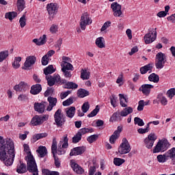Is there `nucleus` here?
Returning <instances> with one entry per match:
<instances>
[{
    "instance_id": "31",
    "label": "nucleus",
    "mask_w": 175,
    "mask_h": 175,
    "mask_svg": "<svg viewBox=\"0 0 175 175\" xmlns=\"http://www.w3.org/2000/svg\"><path fill=\"white\" fill-rule=\"evenodd\" d=\"M148 70H150V73H151L152 70V66L151 64H148L143 67H141L139 69L141 75H146Z\"/></svg>"
},
{
    "instance_id": "9",
    "label": "nucleus",
    "mask_w": 175,
    "mask_h": 175,
    "mask_svg": "<svg viewBox=\"0 0 175 175\" xmlns=\"http://www.w3.org/2000/svg\"><path fill=\"white\" fill-rule=\"evenodd\" d=\"M158 139V137L154 133H151L148 135V137H146L144 140V146L148 150H151L152 148V146H154V143H155V140Z\"/></svg>"
},
{
    "instance_id": "46",
    "label": "nucleus",
    "mask_w": 175,
    "mask_h": 175,
    "mask_svg": "<svg viewBox=\"0 0 175 175\" xmlns=\"http://www.w3.org/2000/svg\"><path fill=\"white\" fill-rule=\"evenodd\" d=\"M20 62H21V57H16L14 58V61L12 63V66L14 69H18L20 66Z\"/></svg>"
},
{
    "instance_id": "43",
    "label": "nucleus",
    "mask_w": 175,
    "mask_h": 175,
    "mask_svg": "<svg viewBox=\"0 0 175 175\" xmlns=\"http://www.w3.org/2000/svg\"><path fill=\"white\" fill-rule=\"evenodd\" d=\"M92 132H94V129L82 128L79 129L77 133H79V135H81V136L82 137L83 135H85V133H92Z\"/></svg>"
},
{
    "instance_id": "6",
    "label": "nucleus",
    "mask_w": 175,
    "mask_h": 175,
    "mask_svg": "<svg viewBox=\"0 0 175 175\" xmlns=\"http://www.w3.org/2000/svg\"><path fill=\"white\" fill-rule=\"evenodd\" d=\"M92 24V19L90 17V14L88 12H84L81 16V20L79 22V26L82 31H85L87 25Z\"/></svg>"
},
{
    "instance_id": "1",
    "label": "nucleus",
    "mask_w": 175,
    "mask_h": 175,
    "mask_svg": "<svg viewBox=\"0 0 175 175\" xmlns=\"http://www.w3.org/2000/svg\"><path fill=\"white\" fill-rule=\"evenodd\" d=\"M14 143L10 139H3L0 136V161L4 162L5 166H12L14 162Z\"/></svg>"
},
{
    "instance_id": "64",
    "label": "nucleus",
    "mask_w": 175,
    "mask_h": 175,
    "mask_svg": "<svg viewBox=\"0 0 175 175\" xmlns=\"http://www.w3.org/2000/svg\"><path fill=\"white\" fill-rule=\"evenodd\" d=\"M47 136H48L47 133H42L36 134L35 135V137L36 140H39L40 139H43V137H47Z\"/></svg>"
},
{
    "instance_id": "59",
    "label": "nucleus",
    "mask_w": 175,
    "mask_h": 175,
    "mask_svg": "<svg viewBox=\"0 0 175 175\" xmlns=\"http://www.w3.org/2000/svg\"><path fill=\"white\" fill-rule=\"evenodd\" d=\"M167 95L170 99H173V96H175V88H171L167 91Z\"/></svg>"
},
{
    "instance_id": "60",
    "label": "nucleus",
    "mask_w": 175,
    "mask_h": 175,
    "mask_svg": "<svg viewBox=\"0 0 175 175\" xmlns=\"http://www.w3.org/2000/svg\"><path fill=\"white\" fill-rule=\"evenodd\" d=\"M73 103V97H70L62 103L63 106H70Z\"/></svg>"
},
{
    "instance_id": "2",
    "label": "nucleus",
    "mask_w": 175,
    "mask_h": 175,
    "mask_svg": "<svg viewBox=\"0 0 175 175\" xmlns=\"http://www.w3.org/2000/svg\"><path fill=\"white\" fill-rule=\"evenodd\" d=\"M25 159L27 161V170H28L29 173H32V175H39L38 165H36L33 155L29 154L27 157H25Z\"/></svg>"
},
{
    "instance_id": "22",
    "label": "nucleus",
    "mask_w": 175,
    "mask_h": 175,
    "mask_svg": "<svg viewBox=\"0 0 175 175\" xmlns=\"http://www.w3.org/2000/svg\"><path fill=\"white\" fill-rule=\"evenodd\" d=\"M27 165L24 163L21 160L19 161V163L17 165L16 172L19 174H23L27 173Z\"/></svg>"
},
{
    "instance_id": "36",
    "label": "nucleus",
    "mask_w": 175,
    "mask_h": 175,
    "mask_svg": "<svg viewBox=\"0 0 175 175\" xmlns=\"http://www.w3.org/2000/svg\"><path fill=\"white\" fill-rule=\"evenodd\" d=\"M54 72H55V69H54V66H53V65H49L44 69V74L45 76L51 75L54 73Z\"/></svg>"
},
{
    "instance_id": "37",
    "label": "nucleus",
    "mask_w": 175,
    "mask_h": 175,
    "mask_svg": "<svg viewBox=\"0 0 175 175\" xmlns=\"http://www.w3.org/2000/svg\"><path fill=\"white\" fill-rule=\"evenodd\" d=\"M110 120H112V121H121L122 120V116H121L120 111L115 112Z\"/></svg>"
},
{
    "instance_id": "39",
    "label": "nucleus",
    "mask_w": 175,
    "mask_h": 175,
    "mask_svg": "<svg viewBox=\"0 0 175 175\" xmlns=\"http://www.w3.org/2000/svg\"><path fill=\"white\" fill-rule=\"evenodd\" d=\"M16 5L18 12H23V9H25V1L24 0H18Z\"/></svg>"
},
{
    "instance_id": "17",
    "label": "nucleus",
    "mask_w": 175,
    "mask_h": 175,
    "mask_svg": "<svg viewBox=\"0 0 175 175\" xmlns=\"http://www.w3.org/2000/svg\"><path fill=\"white\" fill-rule=\"evenodd\" d=\"M122 132V126H118V129L115 131L113 135L109 137V143L111 144H114L117 139L120 137V135Z\"/></svg>"
},
{
    "instance_id": "34",
    "label": "nucleus",
    "mask_w": 175,
    "mask_h": 175,
    "mask_svg": "<svg viewBox=\"0 0 175 175\" xmlns=\"http://www.w3.org/2000/svg\"><path fill=\"white\" fill-rule=\"evenodd\" d=\"M169 10H170V5H166L165 7V11H160L157 14V16L162 18V17H166L167 16V13H169Z\"/></svg>"
},
{
    "instance_id": "5",
    "label": "nucleus",
    "mask_w": 175,
    "mask_h": 175,
    "mask_svg": "<svg viewBox=\"0 0 175 175\" xmlns=\"http://www.w3.org/2000/svg\"><path fill=\"white\" fill-rule=\"evenodd\" d=\"M59 6L57 3H51L46 5V10L49 14L50 21H53L54 16L58 13Z\"/></svg>"
},
{
    "instance_id": "11",
    "label": "nucleus",
    "mask_w": 175,
    "mask_h": 175,
    "mask_svg": "<svg viewBox=\"0 0 175 175\" xmlns=\"http://www.w3.org/2000/svg\"><path fill=\"white\" fill-rule=\"evenodd\" d=\"M173 151H174V149H170L164 154H159L157 157L158 162H159V163H165V162H166L169 158H173L175 155V154H173Z\"/></svg>"
},
{
    "instance_id": "63",
    "label": "nucleus",
    "mask_w": 175,
    "mask_h": 175,
    "mask_svg": "<svg viewBox=\"0 0 175 175\" xmlns=\"http://www.w3.org/2000/svg\"><path fill=\"white\" fill-rule=\"evenodd\" d=\"M110 25H111V22L110 21L105 22L101 27V29H100L101 32H103V31H106V29H107V28H109Z\"/></svg>"
},
{
    "instance_id": "45",
    "label": "nucleus",
    "mask_w": 175,
    "mask_h": 175,
    "mask_svg": "<svg viewBox=\"0 0 175 175\" xmlns=\"http://www.w3.org/2000/svg\"><path fill=\"white\" fill-rule=\"evenodd\" d=\"M9 57V51L0 52V62H3Z\"/></svg>"
},
{
    "instance_id": "51",
    "label": "nucleus",
    "mask_w": 175,
    "mask_h": 175,
    "mask_svg": "<svg viewBox=\"0 0 175 175\" xmlns=\"http://www.w3.org/2000/svg\"><path fill=\"white\" fill-rule=\"evenodd\" d=\"M19 24L21 28H24L27 25V18H25V14H23L19 19Z\"/></svg>"
},
{
    "instance_id": "23",
    "label": "nucleus",
    "mask_w": 175,
    "mask_h": 175,
    "mask_svg": "<svg viewBox=\"0 0 175 175\" xmlns=\"http://www.w3.org/2000/svg\"><path fill=\"white\" fill-rule=\"evenodd\" d=\"M28 88H29L28 84L24 81H21L19 84L16 85L14 87L15 91H25L26 90H28Z\"/></svg>"
},
{
    "instance_id": "4",
    "label": "nucleus",
    "mask_w": 175,
    "mask_h": 175,
    "mask_svg": "<svg viewBox=\"0 0 175 175\" xmlns=\"http://www.w3.org/2000/svg\"><path fill=\"white\" fill-rule=\"evenodd\" d=\"M55 124L58 127L63 126L66 122V117L62 113V109H58L53 115Z\"/></svg>"
},
{
    "instance_id": "16",
    "label": "nucleus",
    "mask_w": 175,
    "mask_h": 175,
    "mask_svg": "<svg viewBox=\"0 0 175 175\" xmlns=\"http://www.w3.org/2000/svg\"><path fill=\"white\" fill-rule=\"evenodd\" d=\"M36 62V57L33 55L29 56L26 58V60L24 63V66L22 67V69L27 70V69H29V68H31L32 65H34Z\"/></svg>"
},
{
    "instance_id": "40",
    "label": "nucleus",
    "mask_w": 175,
    "mask_h": 175,
    "mask_svg": "<svg viewBox=\"0 0 175 175\" xmlns=\"http://www.w3.org/2000/svg\"><path fill=\"white\" fill-rule=\"evenodd\" d=\"M148 80L149 81H152L153 83H159V75L155 73H152L151 75H149Z\"/></svg>"
},
{
    "instance_id": "48",
    "label": "nucleus",
    "mask_w": 175,
    "mask_h": 175,
    "mask_svg": "<svg viewBox=\"0 0 175 175\" xmlns=\"http://www.w3.org/2000/svg\"><path fill=\"white\" fill-rule=\"evenodd\" d=\"M99 137V135L98 134H94L92 135L89 136L87 138V141L90 143V144L94 143V142H96L98 140V138Z\"/></svg>"
},
{
    "instance_id": "32",
    "label": "nucleus",
    "mask_w": 175,
    "mask_h": 175,
    "mask_svg": "<svg viewBox=\"0 0 175 175\" xmlns=\"http://www.w3.org/2000/svg\"><path fill=\"white\" fill-rule=\"evenodd\" d=\"M96 45L99 49H105L106 44H105V38L103 37H98L96 40Z\"/></svg>"
},
{
    "instance_id": "52",
    "label": "nucleus",
    "mask_w": 175,
    "mask_h": 175,
    "mask_svg": "<svg viewBox=\"0 0 175 175\" xmlns=\"http://www.w3.org/2000/svg\"><path fill=\"white\" fill-rule=\"evenodd\" d=\"M62 69H64V70H73V65L70 63H67L65 64H61Z\"/></svg>"
},
{
    "instance_id": "53",
    "label": "nucleus",
    "mask_w": 175,
    "mask_h": 175,
    "mask_svg": "<svg viewBox=\"0 0 175 175\" xmlns=\"http://www.w3.org/2000/svg\"><path fill=\"white\" fill-rule=\"evenodd\" d=\"M125 162V160L123 159H120V158H114L113 159V163L114 165H116V166H121V165H122V163H124Z\"/></svg>"
},
{
    "instance_id": "12",
    "label": "nucleus",
    "mask_w": 175,
    "mask_h": 175,
    "mask_svg": "<svg viewBox=\"0 0 175 175\" xmlns=\"http://www.w3.org/2000/svg\"><path fill=\"white\" fill-rule=\"evenodd\" d=\"M118 152L122 154L131 152V145L129 144V142L126 138H123L122 143L120 144L118 148Z\"/></svg>"
},
{
    "instance_id": "30",
    "label": "nucleus",
    "mask_w": 175,
    "mask_h": 175,
    "mask_svg": "<svg viewBox=\"0 0 175 175\" xmlns=\"http://www.w3.org/2000/svg\"><path fill=\"white\" fill-rule=\"evenodd\" d=\"M30 124L33 126H38V125H42V120H40V116H38L36 115L34 116Z\"/></svg>"
},
{
    "instance_id": "44",
    "label": "nucleus",
    "mask_w": 175,
    "mask_h": 175,
    "mask_svg": "<svg viewBox=\"0 0 175 175\" xmlns=\"http://www.w3.org/2000/svg\"><path fill=\"white\" fill-rule=\"evenodd\" d=\"M16 16H17V12H10L5 13V17L6 18H8L10 21H12V20L16 18Z\"/></svg>"
},
{
    "instance_id": "42",
    "label": "nucleus",
    "mask_w": 175,
    "mask_h": 175,
    "mask_svg": "<svg viewBox=\"0 0 175 175\" xmlns=\"http://www.w3.org/2000/svg\"><path fill=\"white\" fill-rule=\"evenodd\" d=\"M75 111H76V107H70L66 111V116H67V117H69V118H73V117L75 116Z\"/></svg>"
},
{
    "instance_id": "50",
    "label": "nucleus",
    "mask_w": 175,
    "mask_h": 175,
    "mask_svg": "<svg viewBox=\"0 0 175 175\" xmlns=\"http://www.w3.org/2000/svg\"><path fill=\"white\" fill-rule=\"evenodd\" d=\"M134 124L135 125H138V126H144V122L139 117L134 118Z\"/></svg>"
},
{
    "instance_id": "28",
    "label": "nucleus",
    "mask_w": 175,
    "mask_h": 175,
    "mask_svg": "<svg viewBox=\"0 0 175 175\" xmlns=\"http://www.w3.org/2000/svg\"><path fill=\"white\" fill-rule=\"evenodd\" d=\"M40 158H44L47 154V148L46 146H40L36 150Z\"/></svg>"
},
{
    "instance_id": "20",
    "label": "nucleus",
    "mask_w": 175,
    "mask_h": 175,
    "mask_svg": "<svg viewBox=\"0 0 175 175\" xmlns=\"http://www.w3.org/2000/svg\"><path fill=\"white\" fill-rule=\"evenodd\" d=\"M70 166L77 174H83L84 173V169L72 160L70 161Z\"/></svg>"
},
{
    "instance_id": "49",
    "label": "nucleus",
    "mask_w": 175,
    "mask_h": 175,
    "mask_svg": "<svg viewBox=\"0 0 175 175\" xmlns=\"http://www.w3.org/2000/svg\"><path fill=\"white\" fill-rule=\"evenodd\" d=\"M150 131V123H148L145 129H138L137 132L140 135H143L144 133H147Z\"/></svg>"
},
{
    "instance_id": "55",
    "label": "nucleus",
    "mask_w": 175,
    "mask_h": 175,
    "mask_svg": "<svg viewBox=\"0 0 175 175\" xmlns=\"http://www.w3.org/2000/svg\"><path fill=\"white\" fill-rule=\"evenodd\" d=\"M81 134L80 133H77L76 135L72 137V143H79L81 140Z\"/></svg>"
},
{
    "instance_id": "10",
    "label": "nucleus",
    "mask_w": 175,
    "mask_h": 175,
    "mask_svg": "<svg viewBox=\"0 0 175 175\" xmlns=\"http://www.w3.org/2000/svg\"><path fill=\"white\" fill-rule=\"evenodd\" d=\"M57 139L53 138L52 146H51V152L53 155L54 161H55V166L56 167H60L61 166V161H59V159L58 157H57Z\"/></svg>"
},
{
    "instance_id": "21",
    "label": "nucleus",
    "mask_w": 175,
    "mask_h": 175,
    "mask_svg": "<svg viewBox=\"0 0 175 175\" xmlns=\"http://www.w3.org/2000/svg\"><path fill=\"white\" fill-rule=\"evenodd\" d=\"M151 88H154V85L151 84H144L139 89V91H142V94L144 95H150V92H151Z\"/></svg>"
},
{
    "instance_id": "29",
    "label": "nucleus",
    "mask_w": 175,
    "mask_h": 175,
    "mask_svg": "<svg viewBox=\"0 0 175 175\" xmlns=\"http://www.w3.org/2000/svg\"><path fill=\"white\" fill-rule=\"evenodd\" d=\"M63 84H65L64 88H66V90H76L79 87V85H77L76 83L72 81L68 82L66 80V83Z\"/></svg>"
},
{
    "instance_id": "56",
    "label": "nucleus",
    "mask_w": 175,
    "mask_h": 175,
    "mask_svg": "<svg viewBox=\"0 0 175 175\" xmlns=\"http://www.w3.org/2000/svg\"><path fill=\"white\" fill-rule=\"evenodd\" d=\"M110 102L111 105L113 106V107H117V97H116V95L112 94L110 97Z\"/></svg>"
},
{
    "instance_id": "57",
    "label": "nucleus",
    "mask_w": 175,
    "mask_h": 175,
    "mask_svg": "<svg viewBox=\"0 0 175 175\" xmlns=\"http://www.w3.org/2000/svg\"><path fill=\"white\" fill-rule=\"evenodd\" d=\"M81 109L83 113H87V111L90 110V103L88 102L84 103L81 107Z\"/></svg>"
},
{
    "instance_id": "14",
    "label": "nucleus",
    "mask_w": 175,
    "mask_h": 175,
    "mask_svg": "<svg viewBox=\"0 0 175 175\" xmlns=\"http://www.w3.org/2000/svg\"><path fill=\"white\" fill-rule=\"evenodd\" d=\"M153 32L151 31L146 33L144 37V40L146 44H150V43H152L157 39V28L152 29Z\"/></svg>"
},
{
    "instance_id": "35",
    "label": "nucleus",
    "mask_w": 175,
    "mask_h": 175,
    "mask_svg": "<svg viewBox=\"0 0 175 175\" xmlns=\"http://www.w3.org/2000/svg\"><path fill=\"white\" fill-rule=\"evenodd\" d=\"M120 113L122 117H126L129 114L133 113V109L131 107H128L124 108Z\"/></svg>"
},
{
    "instance_id": "15",
    "label": "nucleus",
    "mask_w": 175,
    "mask_h": 175,
    "mask_svg": "<svg viewBox=\"0 0 175 175\" xmlns=\"http://www.w3.org/2000/svg\"><path fill=\"white\" fill-rule=\"evenodd\" d=\"M49 103L46 101H42L41 103H36L34 104V110L40 114H43L46 110V106Z\"/></svg>"
},
{
    "instance_id": "3",
    "label": "nucleus",
    "mask_w": 175,
    "mask_h": 175,
    "mask_svg": "<svg viewBox=\"0 0 175 175\" xmlns=\"http://www.w3.org/2000/svg\"><path fill=\"white\" fill-rule=\"evenodd\" d=\"M46 80L47 81V84L49 87H53L57 83V84H64L66 83V79H61V76L58 74H54L53 76H46Z\"/></svg>"
},
{
    "instance_id": "47",
    "label": "nucleus",
    "mask_w": 175,
    "mask_h": 175,
    "mask_svg": "<svg viewBox=\"0 0 175 175\" xmlns=\"http://www.w3.org/2000/svg\"><path fill=\"white\" fill-rule=\"evenodd\" d=\"M42 174L43 175H59V172L57 171H50L47 169L42 170Z\"/></svg>"
},
{
    "instance_id": "25",
    "label": "nucleus",
    "mask_w": 175,
    "mask_h": 175,
    "mask_svg": "<svg viewBox=\"0 0 175 175\" xmlns=\"http://www.w3.org/2000/svg\"><path fill=\"white\" fill-rule=\"evenodd\" d=\"M47 42V36L46 34H44L42 37H40L39 39L36 38L33 40V42L35 43L37 46H43Z\"/></svg>"
},
{
    "instance_id": "61",
    "label": "nucleus",
    "mask_w": 175,
    "mask_h": 175,
    "mask_svg": "<svg viewBox=\"0 0 175 175\" xmlns=\"http://www.w3.org/2000/svg\"><path fill=\"white\" fill-rule=\"evenodd\" d=\"M49 56H47V55H45L42 57L41 62H42V65H43V66H46V65H49Z\"/></svg>"
},
{
    "instance_id": "38",
    "label": "nucleus",
    "mask_w": 175,
    "mask_h": 175,
    "mask_svg": "<svg viewBox=\"0 0 175 175\" xmlns=\"http://www.w3.org/2000/svg\"><path fill=\"white\" fill-rule=\"evenodd\" d=\"M77 95L79 96V98H85V96H88V95H90V92L81 88L78 90Z\"/></svg>"
},
{
    "instance_id": "26",
    "label": "nucleus",
    "mask_w": 175,
    "mask_h": 175,
    "mask_svg": "<svg viewBox=\"0 0 175 175\" xmlns=\"http://www.w3.org/2000/svg\"><path fill=\"white\" fill-rule=\"evenodd\" d=\"M42 91V85L36 84L33 85L31 88L30 94L31 95H38Z\"/></svg>"
},
{
    "instance_id": "18",
    "label": "nucleus",
    "mask_w": 175,
    "mask_h": 175,
    "mask_svg": "<svg viewBox=\"0 0 175 175\" xmlns=\"http://www.w3.org/2000/svg\"><path fill=\"white\" fill-rule=\"evenodd\" d=\"M68 135L66 134L64 136V143L62 146V148L57 149V154H58V155H64V154L66 152L64 148H68V147H69V144L68 143Z\"/></svg>"
},
{
    "instance_id": "54",
    "label": "nucleus",
    "mask_w": 175,
    "mask_h": 175,
    "mask_svg": "<svg viewBox=\"0 0 175 175\" xmlns=\"http://www.w3.org/2000/svg\"><path fill=\"white\" fill-rule=\"evenodd\" d=\"M99 105H96V108L90 113L88 115V117H89V118H91V117H95V116H96V114L99 113Z\"/></svg>"
},
{
    "instance_id": "62",
    "label": "nucleus",
    "mask_w": 175,
    "mask_h": 175,
    "mask_svg": "<svg viewBox=\"0 0 175 175\" xmlns=\"http://www.w3.org/2000/svg\"><path fill=\"white\" fill-rule=\"evenodd\" d=\"M54 94V88H48L47 90L44 92V96H50V95H53Z\"/></svg>"
},
{
    "instance_id": "41",
    "label": "nucleus",
    "mask_w": 175,
    "mask_h": 175,
    "mask_svg": "<svg viewBox=\"0 0 175 175\" xmlns=\"http://www.w3.org/2000/svg\"><path fill=\"white\" fill-rule=\"evenodd\" d=\"M81 79L82 80H88L90 79V72L87 70L82 69L81 70Z\"/></svg>"
},
{
    "instance_id": "24",
    "label": "nucleus",
    "mask_w": 175,
    "mask_h": 175,
    "mask_svg": "<svg viewBox=\"0 0 175 175\" xmlns=\"http://www.w3.org/2000/svg\"><path fill=\"white\" fill-rule=\"evenodd\" d=\"M48 102L49 103V106L46 108L47 111H51L54 106H57V98L52 96L48 97Z\"/></svg>"
},
{
    "instance_id": "19",
    "label": "nucleus",
    "mask_w": 175,
    "mask_h": 175,
    "mask_svg": "<svg viewBox=\"0 0 175 175\" xmlns=\"http://www.w3.org/2000/svg\"><path fill=\"white\" fill-rule=\"evenodd\" d=\"M85 152V146H79L72 148L70 152V157H73L75 155H81Z\"/></svg>"
},
{
    "instance_id": "33",
    "label": "nucleus",
    "mask_w": 175,
    "mask_h": 175,
    "mask_svg": "<svg viewBox=\"0 0 175 175\" xmlns=\"http://www.w3.org/2000/svg\"><path fill=\"white\" fill-rule=\"evenodd\" d=\"M158 102L161 103L163 106H166L167 105V98L163 96V93H159L157 95Z\"/></svg>"
},
{
    "instance_id": "58",
    "label": "nucleus",
    "mask_w": 175,
    "mask_h": 175,
    "mask_svg": "<svg viewBox=\"0 0 175 175\" xmlns=\"http://www.w3.org/2000/svg\"><path fill=\"white\" fill-rule=\"evenodd\" d=\"M69 70H70L62 69V72H63L64 76L66 79H70V77H72V72Z\"/></svg>"
},
{
    "instance_id": "27",
    "label": "nucleus",
    "mask_w": 175,
    "mask_h": 175,
    "mask_svg": "<svg viewBox=\"0 0 175 175\" xmlns=\"http://www.w3.org/2000/svg\"><path fill=\"white\" fill-rule=\"evenodd\" d=\"M119 98L120 106H122V107H128V105L126 104L129 103L128 97L122 94H119Z\"/></svg>"
},
{
    "instance_id": "7",
    "label": "nucleus",
    "mask_w": 175,
    "mask_h": 175,
    "mask_svg": "<svg viewBox=\"0 0 175 175\" xmlns=\"http://www.w3.org/2000/svg\"><path fill=\"white\" fill-rule=\"evenodd\" d=\"M166 62V55L162 52H159L155 57V66L157 69H162Z\"/></svg>"
},
{
    "instance_id": "8",
    "label": "nucleus",
    "mask_w": 175,
    "mask_h": 175,
    "mask_svg": "<svg viewBox=\"0 0 175 175\" xmlns=\"http://www.w3.org/2000/svg\"><path fill=\"white\" fill-rule=\"evenodd\" d=\"M169 147V142L167 140L161 141L159 140L156 147L153 149V154H157V152H163L167 150Z\"/></svg>"
},
{
    "instance_id": "13",
    "label": "nucleus",
    "mask_w": 175,
    "mask_h": 175,
    "mask_svg": "<svg viewBox=\"0 0 175 175\" xmlns=\"http://www.w3.org/2000/svg\"><path fill=\"white\" fill-rule=\"evenodd\" d=\"M111 9H112L115 17H122V16H124V14H122V11L121 10L122 6L118 3H112L111 4Z\"/></svg>"
}]
</instances>
